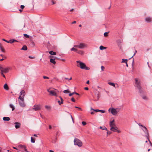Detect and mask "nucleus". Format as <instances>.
I'll return each mask as SVG.
<instances>
[{"instance_id":"obj_1","label":"nucleus","mask_w":152,"mask_h":152,"mask_svg":"<svg viewBox=\"0 0 152 152\" xmlns=\"http://www.w3.org/2000/svg\"><path fill=\"white\" fill-rule=\"evenodd\" d=\"M77 64V66L80 67L81 69H85L86 70H88L90 69V68L87 66L86 65L80 61H76Z\"/></svg>"},{"instance_id":"obj_2","label":"nucleus","mask_w":152,"mask_h":152,"mask_svg":"<svg viewBox=\"0 0 152 152\" xmlns=\"http://www.w3.org/2000/svg\"><path fill=\"white\" fill-rule=\"evenodd\" d=\"M135 86L139 90L140 92H141V87L140 86V83L137 78L135 79Z\"/></svg>"},{"instance_id":"obj_3","label":"nucleus","mask_w":152,"mask_h":152,"mask_svg":"<svg viewBox=\"0 0 152 152\" xmlns=\"http://www.w3.org/2000/svg\"><path fill=\"white\" fill-rule=\"evenodd\" d=\"M18 99L19 103L20 106L22 107H25L26 106V105L24 102V98L21 97V96H19L18 98Z\"/></svg>"},{"instance_id":"obj_4","label":"nucleus","mask_w":152,"mask_h":152,"mask_svg":"<svg viewBox=\"0 0 152 152\" xmlns=\"http://www.w3.org/2000/svg\"><path fill=\"white\" fill-rule=\"evenodd\" d=\"M74 143L75 145H77L79 147H81L83 145L82 142L79 139L76 138L75 139Z\"/></svg>"},{"instance_id":"obj_5","label":"nucleus","mask_w":152,"mask_h":152,"mask_svg":"<svg viewBox=\"0 0 152 152\" xmlns=\"http://www.w3.org/2000/svg\"><path fill=\"white\" fill-rule=\"evenodd\" d=\"M0 69L1 72L4 73H7L9 72V70L11 69V68L7 67L4 68L1 66H0Z\"/></svg>"},{"instance_id":"obj_6","label":"nucleus","mask_w":152,"mask_h":152,"mask_svg":"<svg viewBox=\"0 0 152 152\" xmlns=\"http://www.w3.org/2000/svg\"><path fill=\"white\" fill-rule=\"evenodd\" d=\"M74 47L78 48H80L83 49L86 48L87 47V44L83 43H81L79 45H74Z\"/></svg>"},{"instance_id":"obj_7","label":"nucleus","mask_w":152,"mask_h":152,"mask_svg":"<svg viewBox=\"0 0 152 152\" xmlns=\"http://www.w3.org/2000/svg\"><path fill=\"white\" fill-rule=\"evenodd\" d=\"M18 147L19 148L20 151L22 152H23L25 151L26 152V151H27L26 146L25 145L20 144L18 145Z\"/></svg>"},{"instance_id":"obj_8","label":"nucleus","mask_w":152,"mask_h":152,"mask_svg":"<svg viewBox=\"0 0 152 152\" xmlns=\"http://www.w3.org/2000/svg\"><path fill=\"white\" fill-rule=\"evenodd\" d=\"M47 91L49 93V94L50 95L56 96H57V93L55 90H50V89H47Z\"/></svg>"},{"instance_id":"obj_9","label":"nucleus","mask_w":152,"mask_h":152,"mask_svg":"<svg viewBox=\"0 0 152 152\" xmlns=\"http://www.w3.org/2000/svg\"><path fill=\"white\" fill-rule=\"evenodd\" d=\"M143 128L144 129H142L145 132V134H146L145 137L147 138V139H148V137H149L148 131L145 126H144Z\"/></svg>"},{"instance_id":"obj_10","label":"nucleus","mask_w":152,"mask_h":152,"mask_svg":"<svg viewBox=\"0 0 152 152\" xmlns=\"http://www.w3.org/2000/svg\"><path fill=\"white\" fill-rule=\"evenodd\" d=\"M41 106L40 104H35L33 107V109L35 111H38L41 109Z\"/></svg>"},{"instance_id":"obj_11","label":"nucleus","mask_w":152,"mask_h":152,"mask_svg":"<svg viewBox=\"0 0 152 152\" xmlns=\"http://www.w3.org/2000/svg\"><path fill=\"white\" fill-rule=\"evenodd\" d=\"M110 130L113 132H117L118 133H120V131L118 130V128L116 126L114 127L112 126L110 128Z\"/></svg>"},{"instance_id":"obj_12","label":"nucleus","mask_w":152,"mask_h":152,"mask_svg":"<svg viewBox=\"0 0 152 152\" xmlns=\"http://www.w3.org/2000/svg\"><path fill=\"white\" fill-rule=\"evenodd\" d=\"M117 109L112 108L111 111V113L114 115L117 114L118 112V111H117Z\"/></svg>"},{"instance_id":"obj_13","label":"nucleus","mask_w":152,"mask_h":152,"mask_svg":"<svg viewBox=\"0 0 152 152\" xmlns=\"http://www.w3.org/2000/svg\"><path fill=\"white\" fill-rule=\"evenodd\" d=\"M20 94V95L19 96H21V97H23V98H24V97L26 94L25 91L24 90H22L21 91Z\"/></svg>"},{"instance_id":"obj_14","label":"nucleus","mask_w":152,"mask_h":152,"mask_svg":"<svg viewBox=\"0 0 152 152\" xmlns=\"http://www.w3.org/2000/svg\"><path fill=\"white\" fill-rule=\"evenodd\" d=\"M114 120L113 119L112 121H110V128L112 126L114 127L116 126L115 124L114 123Z\"/></svg>"},{"instance_id":"obj_15","label":"nucleus","mask_w":152,"mask_h":152,"mask_svg":"<svg viewBox=\"0 0 152 152\" xmlns=\"http://www.w3.org/2000/svg\"><path fill=\"white\" fill-rule=\"evenodd\" d=\"M14 124L15 125V128L16 129H18L20 127V124L17 122H16L14 123Z\"/></svg>"},{"instance_id":"obj_16","label":"nucleus","mask_w":152,"mask_h":152,"mask_svg":"<svg viewBox=\"0 0 152 152\" xmlns=\"http://www.w3.org/2000/svg\"><path fill=\"white\" fill-rule=\"evenodd\" d=\"M145 20L148 22H150L152 21L151 18L150 17H147L145 18Z\"/></svg>"},{"instance_id":"obj_17","label":"nucleus","mask_w":152,"mask_h":152,"mask_svg":"<svg viewBox=\"0 0 152 152\" xmlns=\"http://www.w3.org/2000/svg\"><path fill=\"white\" fill-rule=\"evenodd\" d=\"M15 42H17V41L15 39H11L8 41V43L12 44Z\"/></svg>"},{"instance_id":"obj_18","label":"nucleus","mask_w":152,"mask_h":152,"mask_svg":"<svg viewBox=\"0 0 152 152\" xmlns=\"http://www.w3.org/2000/svg\"><path fill=\"white\" fill-rule=\"evenodd\" d=\"M4 88L6 90H9V87L7 83H5L4 86Z\"/></svg>"},{"instance_id":"obj_19","label":"nucleus","mask_w":152,"mask_h":152,"mask_svg":"<svg viewBox=\"0 0 152 152\" xmlns=\"http://www.w3.org/2000/svg\"><path fill=\"white\" fill-rule=\"evenodd\" d=\"M3 119L4 121H9L10 120V118L9 117H4Z\"/></svg>"},{"instance_id":"obj_20","label":"nucleus","mask_w":152,"mask_h":152,"mask_svg":"<svg viewBox=\"0 0 152 152\" xmlns=\"http://www.w3.org/2000/svg\"><path fill=\"white\" fill-rule=\"evenodd\" d=\"M50 61L51 63L53 64H55L56 63V62L55 61L54 59H53L52 58H51L50 60Z\"/></svg>"},{"instance_id":"obj_21","label":"nucleus","mask_w":152,"mask_h":152,"mask_svg":"<svg viewBox=\"0 0 152 152\" xmlns=\"http://www.w3.org/2000/svg\"><path fill=\"white\" fill-rule=\"evenodd\" d=\"M27 49V48L26 45H24L23 46L22 48L21 49V50H26Z\"/></svg>"},{"instance_id":"obj_22","label":"nucleus","mask_w":152,"mask_h":152,"mask_svg":"<svg viewBox=\"0 0 152 152\" xmlns=\"http://www.w3.org/2000/svg\"><path fill=\"white\" fill-rule=\"evenodd\" d=\"M49 53L51 55H56V53L55 52H54L53 51H50L49 52Z\"/></svg>"},{"instance_id":"obj_23","label":"nucleus","mask_w":152,"mask_h":152,"mask_svg":"<svg viewBox=\"0 0 152 152\" xmlns=\"http://www.w3.org/2000/svg\"><path fill=\"white\" fill-rule=\"evenodd\" d=\"M9 106L10 108H12V111H13L15 110V108L14 106L13 105H12V104H9Z\"/></svg>"},{"instance_id":"obj_24","label":"nucleus","mask_w":152,"mask_h":152,"mask_svg":"<svg viewBox=\"0 0 152 152\" xmlns=\"http://www.w3.org/2000/svg\"><path fill=\"white\" fill-rule=\"evenodd\" d=\"M99 128L102 130H107V128L105 126H100Z\"/></svg>"},{"instance_id":"obj_25","label":"nucleus","mask_w":152,"mask_h":152,"mask_svg":"<svg viewBox=\"0 0 152 152\" xmlns=\"http://www.w3.org/2000/svg\"><path fill=\"white\" fill-rule=\"evenodd\" d=\"M0 49H1V51H2V52H3L4 53L5 52V50L4 49V48H3L2 47V46H1V45L0 43Z\"/></svg>"},{"instance_id":"obj_26","label":"nucleus","mask_w":152,"mask_h":152,"mask_svg":"<svg viewBox=\"0 0 152 152\" xmlns=\"http://www.w3.org/2000/svg\"><path fill=\"white\" fill-rule=\"evenodd\" d=\"M75 47H74V48H72L71 49V51H74L75 52H77V49L75 48H74Z\"/></svg>"},{"instance_id":"obj_27","label":"nucleus","mask_w":152,"mask_h":152,"mask_svg":"<svg viewBox=\"0 0 152 152\" xmlns=\"http://www.w3.org/2000/svg\"><path fill=\"white\" fill-rule=\"evenodd\" d=\"M108 84H109L110 86H113V87H115V84L114 83H111V82H109Z\"/></svg>"},{"instance_id":"obj_28","label":"nucleus","mask_w":152,"mask_h":152,"mask_svg":"<svg viewBox=\"0 0 152 152\" xmlns=\"http://www.w3.org/2000/svg\"><path fill=\"white\" fill-rule=\"evenodd\" d=\"M106 48V47H104L102 46H101L99 47V48L101 50H104V49H105Z\"/></svg>"},{"instance_id":"obj_29","label":"nucleus","mask_w":152,"mask_h":152,"mask_svg":"<svg viewBox=\"0 0 152 152\" xmlns=\"http://www.w3.org/2000/svg\"><path fill=\"white\" fill-rule=\"evenodd\" d=\"M77 53L81 55H83V52L81 50L77 51Z\"/></svg>"},{"instance_id":"obj_30","label":"nucleus","mask_w":152,"mask_h":152,"mask_svg":"<svg viewBox=\"0 0 152 152\" xmlns=\"http://www.w3.org/2000/svg\"><path fill=\"white\" fill-rule=\"evenodd\" d=\"M127 61V59H123L122 60V63H126Z\"/></svg>"},{"instance_id":"obj_31","label":"nucleus","mask_w":152,"mask_h":152,"mask_svg":"<svg viewBox=\"0 0 152 152\" xmlns=\"http://www.w3.org/2000/svg\"><path fill=\"white\" fill-rule=\"evenodd\" d=\"M95 95H96V96L97 97V99H99V92H98V93H97V94H96Z\"/></svg>"},{"instance_id":"obj_32","label":"nucleus","mask_w":152,"mask_h":152,"mask_svg":"<svg viewBox=\"0 0 152 152\" xmlns=\"http://www.w3.org/2000/svg\"><path fill=\"white\" fill-rule=\"evenodd\" d=\"M31 142L32 143H34L35 142V140L34 139H33L32 137L31 138Z\"/></svg>"},{"instance_id":"obj_33","label":"nucleus","mask_w":152,"mask_h":152,"mask_svg":"<svg viewBox=\"0 0 152 152\" xmlns=\"http://www.w3.org/2000/svg\"><path fill=\"white\" fill-rule=\"evenodd\" d=\"M91 110H93L94 111H95L96 112H99L100 111V110H98V109H96V110H94L92 108H91Z\"/></svg>"},{"instance_id":"obj_34","label":"nucleus","mask_w":152,"mask_h":152,"mask_svg":"<svg viewBox=\"0 0 152 152\" xmlns=\"http://www.w3.org/2000/svg\"><path fill=\"white\" fill-rule=\"evenodd\" d=\"M24 36L26 38H29V36L27 34H24Z\"/></svg>"},{"instance_id":"obj_35","label":"nucleus","mask_w":152,"mask_h":152,"mask_svg":"<svg viewBox=\"0 0 152 152\" xmlns=\"http://www.w3.org/2000/svg\"><path fill=\"white\" fill-rule=\"evenodd\" d=\"M70 91H68V90H65L64 91V93H68Z\"/></svg>"},{"instance_id":"obj_36","label":"nucleus","mask_w":152,"mask_h":152,"mask_svg":"<svg viewBox=\"0 0 152 152\" xmlns=\"http://www.w3.org/2000/svg\"><path fill=\"white\" fill-rule=\"evenodd\" d=\"M58 104L59 105H61V104H63V102H61V101H60L59 100H58Z\"/></svg>"},{"instance_id":"obj_37","label":"nucleus","mask_w":152,"mask_h":152,"mask_svg":"<svg viewBox=\"0 0 152 152\" xmlns=\"http://www.w3.org/2000/svg\"><path fill=\"white\" fill-rule=\"evenodd\" d=\"M101 68L102 71H104L105 68L103 66H101Z\"/></svg>"},{"instance_id":"obj_38","label":"nucleus","mask_w":152,"mask_h":152,"mask_svg":"<svg viewBox=\"0 0 152 152\" xmlns=\"http://www.w3.org/2000/svg\"><path fill=\"white\" fill-rule=\"evenodd\" d=\"M107 135L109 134V135H110V134H111V133H112V132H110V131H109L107 130Z\"/></svg>"},{"instance_id":"obj_39","label":"nucleus","mask_w":152,"mask_h":152,"mask_svg":"<svg viewBox=\"0 0 152 152\" xmlns=\"http://www.w3.org/2000/svg\"><path fill=\"white\" fill-rule=\"evenodd\" d=\"M71 100L73 102H75V100L73 97H72L71 98Z\"/></svg>"},{"instance_id":"obj_40","label":"nucleus","mask_w":152,"mask_h":152,"mask_svg":"<svg viewBox=\"0 0 152 152\" xmlns=\"http://www.w3.org/2000/svg\"><path fill=\"white\" fill-rule=\"evenodd\" d=\"M82 123L83 125V126H84L86 124V123L85 121H82Z\"/></svg>"},{"instance_id":"obj_41","label":"nucleus","mask_w":152,"mask_h":152,"mask_svg":"<svg viewBox=\"0 0 152 152\" xmlns=\"http://www.w3.org/2000/svg\"><path fill=\"white\" fill-rule=\"evenodd\" d=\"M74 94H76L77 95H78V96H79V94L78 93H77V92H74ZM79 96H78L77 97V99H78V98H79Z\"/></svg>"},{"instance_id":"obj_42","label":"nucleus","mask_w":152,"mask_h":152,"mask_svg":"<svg viewBox=\"0 0 152 152\" xmlns=\"http://www.w3.org/2000/svg\"><path fill=\"white\" fill-rule=\"evenodd\" d=\"M74 94H76L77 95H78V96H79V94L78 93H77V92H74ZM79 96H78L77 97V99H78V98H79Z\"/></svg>"},{"instance_id":"obj_43","label":"nucleus","mask_w":152,"mask_h":152,"mask_svg":"<svg viewBox=\"0 0 152 152\" xmlns=\"http://www.w3.org/2000/svg\"><path fill=\"white\" fill-rule=\"evenodd\" d=\"M45 107L46 109H49L50 108V107L49 106H48V105H45Z\"/></svg>"},{"instance_id":"obj_44","label":"nucleus","mask_w":152,"mask_h":152,"mask_svg":"<svg viewBox=\"0 0 152 152\" xmlns=\"http://www.w3.org/2000/svg\"><path fill=\"white\" fill-rule=\"evenodd\" d=\"M24 7H25L23 5H21L20 7V8L21 9H22V10H23L24 9Z\"/></svg>"},{"instance_id":"obj_45","label":"nucleus","mask_w":152,"mask_h":152,"mask_svg":"<svg viewBox=\"0 0 152 152\" xmlns=\"http://www.w3.org/2000/svg\"><path fill=\"white\" fill-rule=\"evenodd\" d=\"M104 35L105 37H107L108 36V33L105 32L104 34Z\"/></svg>"},{"instance_id":"obj_46","label":"nucleus","mask_w":152,"mask_h":152,"mask_svg":"<svg viewBox=\"0 0 152 152\" xmlns=\"http://www.w3.org/2000/svg\"><path fill=\"white\" fill-rule=\"evenodd\" d=\"M74 94H74V92H73L72 93H70L69 94V96H72Z\"/></svg>"},{"instance_id":"obj_47","label":"nucleus","mask_w":152,"mask_h":152,"mask_svg":"<svg viewBox=\"0 0 152 152\" xmlns=\"http://www.w3.org/2000/svg\"><path fill=\"white\" fill-rule=\"evenodd\" d=\"M3 73V72H1V75L3 76V77H4V78H5V75Z\"/></svg>"},{"instance_id":"obj_48","label":"nucleus","mask_w":152,"mask_h":152,"mask_svg":"<svg viewBox=\"0 0 152 152\" xmlns=\"http://www.w3.org/2000/svg\"><path fill=\"white\" fill-rule=\"evenodd\" d=\"M43 78L44 79H49V78L48 77L46 76H43Z\"/></svg>"},{"instance_id":"obj_49","label":"nucleus","mask_w":152,"mask_h":152,"mask_svg":"<svg viewBox=\"0 0 152 152\" xmlns=\"http://www.w3.org/2000/svg\"><path fill=\"white\" fill-rule=\"evenodd\" d=\"M147 139L148 140V141H149V142L150 143V145L151 146H152V143L151 142L150 140L149 139V137H148V139Z\"/></svg>"},{"instance_id":"obj_50","label":"nucleus","mask_w":152,"mask_h":152,"mask_svg":"<svg viewBox=\"0 0 152 152\" xmlns=\"http://www.w3.org/2000/svg\"><path fill=\"white\" fill-rule=\"evenodd\" d=\"M59 97L60 98V99H61V102H64V100H63V99L62 98L61 96H59Z\"/></svg>"},{"instance_id":"obj_51","label":"nucleus","mask_w":152,"mask_h":152,"mask_svg":"<svg viewBox=\"0 0 152 152\" xmlns=\"http://www.w3.org/2000/svg\"><path fill=\"white\" fill-rule=\"evenodd\" d=\"M51 2L53 4H55L56 3V2L54 1L53 0H52Z\"/></svg>"},{"instance_id":"obj_52","label":"nucleus","mask_w":152,"mask_h":152,"mask_svg":"<svg viewBox=\"0 0 152 152\" xmlns=\"http://www.w3.org/2000/svg\"><path fill=\"white\" fill-rule=\"evenodd\" d=\"M99 112H101V113H104L105 112L104 110H100Z\"/></svg>"},{"instance_id":"obj_53","label":"nucleus","mask_w":152,"mask_h":152,"mask_svg":"<svg viewBox=\"0 0 152 152\" xmlns=\"http://www.w3.org/2000/svg\"><path fill=\"white\" fill-rule=\"evenodd\" d=\"M142 98L145 99H147V97L146 96H144L142 97Z\"/></svg>"},{"instance_id":"obj_54","label":"nucleus","mask_w":152,"mask_h":152,"mask_svg":"<svg viewBox=\"0 0 152 152\" xmlns=\"http://www.w3.org/2000/svg\"><path fill=\"white\" fill-rule=\"evenodd\" d=\"M138 125L140 126H142V127H143L144 126H143L140 123H139V124H138Z\"/></svg>"},{"instance_id":"obj_55","label":"nucleus","mask_w":152,"mask_h":152,"mask_svg":"<svg viewBox=\"0 0 152 152\" xmlns=\"http://www.w3.org/2000/svg\"><path fill=\"white\" fill-rule=\"evenodd\" d=\"M2 40L7 43H8V41H7V40L5 39H2Z\"/></svg>"},{"instance_id":"obj_56","label":"nucleus","mask_w":152,"mask_h":152,"mask_svg":"<svg viewBox=\"0 0 152 152\" xmlns=\"http://www.w3.org/2000/svg\"><path fill=\"white\" fill-rule=\"evenodd\" d=\"M29 58L31 59H34L35 58V57H31V56H29Z\"/></svg>"},{"instance_id":"obj_57","label":"nucleus","mask_w":152,"mask_h":152,"mask_svg":"<svg viewBox=\"0 0 152 152\" xmlns=\"http://www.w3.org/2000/svg\"><path fill=\"white\" fill-rule=\"evenodd\" d=\"M135 50V53H134V55H133V56L131 57V58H132V57H133V56H134L135 55V54H136V53L137 52V50Z\"/></svg>"},{"instance_id":"obj_58","label":"nucleus","mask_w":152,"mask_h":152,"mask_svg":"<svg viewBox=\"0 0 152 152\" xmlns=\"http://www.w3.org/2000/svg\"><path fill=\"white\" fill-rule=\"evenodd\" d=\"M84 89L86 90H88V87H85Z\"/></svg>"},{"instance_id":"obj_59","label":"nucleus","mask_w":152,"mask_h":152,"mask_svg":"<svg viewBox=\"0 0 152 152\" xmlns=\"http://www.w3.org/2000/svg\"><path fill=\"white\" fill-rule=\"evenodd\" d=\"M70 116H71V118H72V120L73 123H74V119H73V118H72V115H71Z\"/></svg>"},{"instance_id":"obj_60","label":"nucleus","mask_w":152,"mask_h":152,"mask_svg":"<svg viewBox=\"0 0 152 152\" xmlns=\"http://www.w3.org/2000/svg\"><path fill=\"white\" fill-rule=\"evenodd\" d=\"M70 116H71V118H72V120L73 123H74V119H73V118H72V115H71Z\"/></svg>"},{"instance_id":"obj_61","label":"nucleus","mask_w":152,"mask_h":152,"mask_svg":"<svg viewBox=\"0 0 152 152\" xmlns=\"http://www.w3.org/2000/svg\"><path fill=\"white\" fill-rule=\"evenodd\" d=\"M76 23V21H74L73 22H72V24H73L75 23Z\"/></svg>"},{"instance_id":"obj_62","label":"nucleus","mask_w":152,"mask_h":152,"mask_svg":"<svg viewBox=\"0 0 152 152\" xmlns=\"http://www.w3.org/2000/svg\"><path fill=\"white\" fill-rule=\"evenodd\" d=\"M49 129H52V126L50 125L49 126Z\"/></svg>"},{"instance_id":"obj_63","label":"nucleus","mask_w":152,"mask_h":152,"mask_svg":"<svg viewBox=\"0 0 152 152\" xmlns=\"http://www.w3.org/2000/svg\"><path fill=\"white\" fill-rule=\"evenodd\" d=\"M86 83L87 84H89V80H88L86 82Z\"/></svg>"},{"instance_id":"obj_64","label":"nucleus","mask_w":152,"mask_h":152,"mask_svg":"<svg viewBox=\"0 0 152 152\" xmlns=\"http://www.w3.org/2000/svg\"><path fill=\"white\" fill-rule=\"evenodd\" d=\"M91 114H93L94 113V112H91Z\"/></svg>"}]
</instances>
